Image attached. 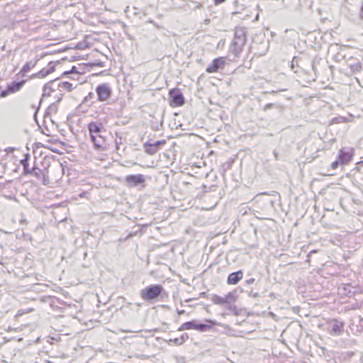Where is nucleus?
Masks as SVG:
<instances>
[{"label": "nucleus", "instance_id": "obj_1", "mask_svg": "<svg viewBox=\"0 0 363 363\" xmlns=\"http://www.w3.org/2000/svg\"><path fill=\"white\" fill-rule=\"evenodd\" d=\"M88 130L91 140L97 150H104L106 145V139L104 133L106 130L102 123L93 121L89 123Z\"/></svg>", "mask_w": 363, "mask_h": 363}, {"label": "nucleus", "instance_id": "obj_2", "mask_svg": "<svg viewBox=\"0 0 363 363\" xmlns=\"http://www.w3.org/2000/svg\"><path fill=\"white\" fill-rule=\"evenodd\" d=\"M246 30L242 28L235 29L233 40L230 46V50L238 55L242 51L246 43Z\"/></svg>", "mask_w": 363, "mask_h": 363}, {"label": "nucleus", "instance_id": "obj_3", "mask_svg": "<svg viewBox=\"0 0 363 363\" xmlns=\"http://www.w3.org/2000/svg\"><path fill=\"white\" fill-rule=\"evenodd\" d=\"M96 93L99 101H107L111 97L112 88L108 83H103L97 86Z\"/></svg>", "mask_w": 363, "mask_h": 363}, {"label": "nucleus", "instance_id": "obj_4", "mask_svg": "<svg viewBox=\"0 0 363 363\" xmlns=\"http://www.w3.org/2000/svg\"><path fill=\"white\" fill-rule=\"evenodd\" d=\"M162 290L163 288L160 285L147 286L141 291V296L144 300H152L157 298Z\"/></svg>", "mask_w": 363, "mask_h": 363}, {"label": "nucleus", "instance_id": "obj_5", "mask_svg": "<svg viewBox=\"0 0 363 363\" xmlns=\"http://www.w3.org/2000/svg\"><path fill=\"white\" fill-rule=\"evenodd\" d=\"M211 328V325L206 324H197L196 321H189L183 323L178 329L179 331L187 330H196L201 332H204L209 330Z\"/></svg>", "mask_w": 363, "mask_h": 363}, {"label": "nucleus", "instance_id": "obj_6", "mask_svg": "<svg viewBox=\"0 0 363 363\" xmlns=\"http://www.w3.org/2000/svg\"><path fill=\"white\" fill-rule=\"evenodd\" d=\"M354 155V150L351 147H343L340 150L338 154V160L341 164H347Z\"/></svg>", "mask_w": 363, "mask_h": 363}, {"label": "nucleus", "instance_id": "obj_7", "mask_svg": "<svg viewBox=\"0 0 363 363\" xmlns=\"http://www.w3.org/2000/svg\"><path fill=\"white\" fill-rule=\"evenodd\" d=\"M225 63V59L224 57H218L213 60L211 63L206 68V72L208 73L217 72L220 69H222Z\"/></svg>", "mask_w": 363, "mask_h": 363}, {"label": "nucleus", "instance_id": "obj_8", "mask_svg": "<svg viewBox=\"0 0 363 363\" xmlns=\"http://www.w3.org/2000/svg\"><path fill=\"white\" fill-rule=\"evenodd\" d=\"M125 182L130 186H136L145 182V177L143 174L128 175L125 177Z\"/></svg>", "mask_w": 363, "mask_h": 363}, {"label": "nucleus", "instance_id": "obj_9", "mask_svg": "<svg viewBox=\"0 0 363 363\" xmlns=\"http://www.w3.org/2000/svg\"><path fill=\"white\" fill-rule=\"evenodd\" d=\"M164 143L165 140H159L154 143H145L144 144L145 151L148 155H155L158 150V146Z\"/></svg>", "mask_w": 363, "mask_h": 363}, {"label": "nucleus", "instance_id": "obj_10", "mask_svg": "<svg viewBox=\"0 0 363 363\" xmlns=\"http://www.w3.org/2000/svg\"><path fill=\"white\" fill-rule=\"evenodd\" d=\"M55 70V64L50 62L47 67L43 68L40 72L33 75V77L44 78Z\"/></svg>", "mask_w": 363, "mask_h": 363}, {"label": "nucleus", "instance_id": "obj_11", "mask_svg": "<svg viewBox=\"0 0 363 363\" xmlns=\"http://www.w3.org/2000/svg\"><path fill=\"white\" fill-rule=\"evenodd\" d=\"M343 325L337 320H333L330 324L328 331L330 335H338L342 333Z\"/></svg>", "mask_w": 363, "mask_h": 363}, {"label": "nucleus", "instance_id": "obj_12", "mask_svg": "<svg viewBox=\"0 0 363 363\" xmlns=\"http://www.w3.org/2000/svg\"><path fill=\"white\" fill-rule=\"evenodd\" d=\"M171 98H172V103L175 106H182L184 104V97L182 94L177 90H172L169 92Z\"/></svg>", "mask_w": 363, "mask_h": 363}, {"label": "nucleus", "instance_id": "obj_13", "mask_svg": "<svg viewBox=\"0 0 363 363\" xmlns=\"http://www.w3.org/2000/svg\"><path fill=\"white\" fill-rule=\"evenodd\" d=\"M25 81H21L20 82H13L11 84L8 86V90L1 92L2 96H6L9 93H14L19 91L23 85L24 84Z\"/></svg>", "mask_w": 363, "mask_h": 363}, {"label": "nucleus", "instance_id": "obj_14", "mask_svg": "<svg viewBox=\"0 0 363 363\" xmlns=\"http://www.w3.org/2000/svg\"><path fill=\"white\" fill-rule=\"evenodd\" d=\"M242 272L238 271L236 272H233L229 274L228 277V284H236L242 279Z\"/></svg>", "mask_w": 363, "mask_h": 363}, {"label": "nucleus", "instance_id": "obj_15", "mask_svg": "<svg viewBox=\"0 0 363 363\" xmlns=\"http://www.w3.org/2000/svg\"><path fill=\"white\" fill-rule=\"evenodd\" d=\"M31 173H29L30 174H32L35 176L37 179H40L43 182V184H45V172L43 171L42 169L38 168V167H33L30 170Z\"/></svg>", "mask_w": 363, "mask_h": 363}, {"label": "nucleus", "instance_id": "obj_16", "mask_svg": "<svg viewBox=\"0 0 363 363\" xmlns=\"http://www.w3.org/2000/svg\"><path fill=\"white\" fill-rule=\"evenodd\" d=\"M55 84V82H51L49 84H47L44 86L43 99L50 96L52 95V93L55 91V89L54 88Z\"/></svg>", "mask_w": 363, "mask_h": 363}, {"label": "nucleus", "instance_id": "obj_17", "mask_svg": "<svg viewBox=\"0 0 363 363\" xmlns=\"http://www.w3.org/2000/svg\"><path fill=\"white\" fill-rule=\"evenodd\" d=\"M57 87L60 89V91H62V90L71 91L74 88L73 84L68 82H59L57 84Z\"/></svg>", "mask_w": 363, "mask_h": 363}, {"label": "nucleus", "instance_id": "obj_18", "mask_svg": "<svg viewBox=\"0 0 363 363\" xmlns=\"http://www.w3.org/2000/svg\"><path fill=\"white\" fill-rule=\"evenodd\" d=\"M211 301L214 304L216 305H223L226 303V300L225 299V296H220L218 295H213L211 297Z\"/></svg>", "mask_w": 363, "mask_h": 363}, {"label": "nucleus", "instance_id": "obj_19", "mask_svg": "<svg viewBox=\"0 0 363 363\" xmlns=\"http://www.w3.org/2000/svg\"><path fill=\"white\" fill-rule=\"evenodd\" d=\"M224 296L225 299L227 301V304H230L236 301V294L235 292H230Z\"/></svg>", "mask_w": 363, "mask_h": 363}, {"label": "nucleus", "instance_id": "obj_20", "mask_svg": "<svg viewBox=\"0 0 363 363\" xmlns=\"http://www.w3.org/2000/svg\"><path fill=\"white\" fill-rule=\"evenodd\" d=\"M34 66L35 63H32L30 62L26 63L21 70L22 75L24 76V74L29 72L32 68H33Z\"/></svg>", "mask_w": 363, "mask_h": 363}, {"label": "nucleus", "instance_id": "obj_21", "mask_svg": "<svg viewBox=\"0 0 363 363\" xmlns=\"http://www.w3.org/2000/svg\"><path fill=\"white\" fill-rule=\"evenodd\" d=\"M28 155L26 156V159L21 160V163L23 166L24 171L26 172V174L31 173L30 172L31 169H28Z\"/></svg>", "mask_w": 363, "mask_h": 363}, {"label": "nucleus", "instance_id": "obj_22", "mask_svg": "<svg viewBox=\"0 0 363 363\" xmlns=\"http://www.w3.org/2000/svg\"><path fill=\"white\" fill-rule=\"evenodd\" d=\"M33 311V308H28V309H20L17 311V313L16 315V317H19V316H21L24 314H26V313H30Z\"/></svg>", "mask_w": 363, "mask_h": 363}, {"label": "nucleus", "instance_id": "obj_23", "mask_svg": "<svg viewBox=\"0 0 363 363\" xmlns=\"http://www.w3.org/2000/svg\"><path fill=\"white\" fill-rule=\"evenodd\" d=\"M169 342H173L175 345H182V341L180 340V338L171 339V340H169Z\"/></svg>", "mask_w": 363, "mask_h": 363}, {"label": "nucleus", "instance_id": "obj_24", "mask_svg": "<svg viewBox=\"0 0 363 363\" xmlns=\"http://www.w3.org/2000/svg\"><path fill=\"white\" fill-rule=\"evenodd\" d=\"M339 163H340V160H338V158H337L335 161H334L333 162H332V164H331V167H332V169H337V166H338Z\"/></svg>", "mask_w": 363, "mask_h": 363}, {"label": "nucleus", "instance_id": "obj_25", "mask_svg": "<svg viewBox=\"0 0 363 363\" xmlns=\"http://www.w3.org/2000/svg\"><path fill=\"white\" fill-rule=\"evenodd\" d=\"M189 336L187 334H183L180 338V340L182 341V344H183L187 339H188Z\"/></svg>", "mask_w": 363, "mask_h": 363}, {"label": "nucleus", "instance_id": "obj_26", "mask_svg": "<svg viewBox=\"0 0 363 363\" xmlns=\"http://www.w3.org/2000/svg\"><path fill=\"white\" fill-rule=\"evenodd\" d=\"M225 0H214V3L215 4L218 5V4H220L223 2H224Z\"/></svg>", "mask_w": 363, "mask_h": 363}, {"label": "nucleus", "instance_id": "obj_27", "mask_svg": "<svg viewBox=\"0 0 363 363\" xmlns=\"http://www.w3.org/2000/svg\"><path fill=\"white\" fill-rule=\"evenodd\" d=\"M272 106H273V105H272V104H267V105L265 106L264 109H265V110L269 109V108H270L271 107H272Z\"/></svg>", "mask_w": 363, "mask_h": 363}, {"label": "nucleus", "instance_id": "obj_28", "mask_svg": "<svg viewBox=\"0 0 363 363\" xmlns=\"http://www.w3.org/2000/svg\"><path fill=\"white\" fill-rule=\"evenodd\" d=\"M254 281H255V279H252V278L247 281V282L248 284H252V283H253Z\"/></svg>", "mask_w": 363, "mask_h": 363}, {"label": "nucleus", "instance_id": "obj_29", "mask_svg": "<svg viewBox=\"0 0 363 363\" xmlns=\"http://www.w3.org/2000/svg\"><path fill=\"white\" fill-rule=\"evenodd\" d=\"M184 313V310H181V311H178V314H179V315L183 314Z\"/></svg>", "mask_w": 363, "mask_h": 363}, {"label": "nucleus", "instance_id": "obj_30", "mask_svg": "<svg viewBox=\"0 0 363 363\" xmlns=\"http://www.w3.org/2000/svg\"><path fill=\"white\" fill-rule=\"evenodd\" d=\"M342 121H345V122L349 121H348L347 119H346V118H343V119H342Z\"/></svg>", "mask_w": 363, "mask_h": 363}]
</instances>
